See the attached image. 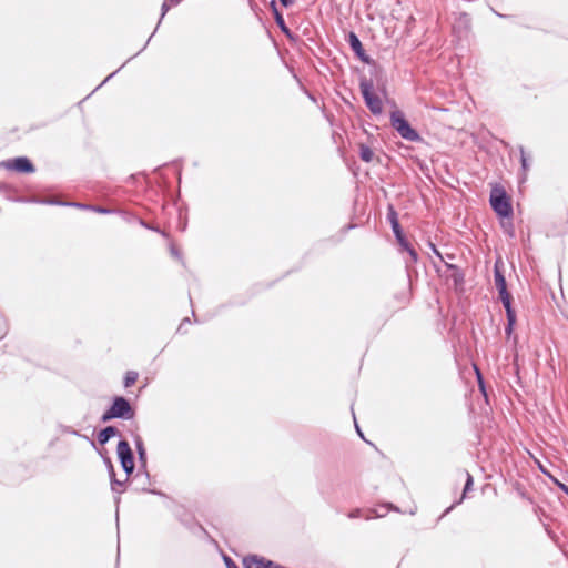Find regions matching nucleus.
Wrapping results in <instances>:
<instances>
[{
  "label": "nucleus",
  "mask_w": 568,
  "mask_h": 568,
  "mask_svg": "<svg viewBox=\"0 0 568 568\" xmlns=\"http://www.w3.org/2000/svg\"><path fill=\"white\" fill-rule=\"evenodd\" d=\"M519 151H520V162H521L523 170L528 171L529 165H528L527 153L524 148H520Z\"/></svg>",
  "instance_id": "obj_15"
},
{
  "label": "nucleus",
  "mask_w": 568,
  "mask_h": 568,
  "mask_svg": "<svg viewBox=\"0 0 568 568\" xmlns=\"http://www.w3.org/2000/svg\"><path fill=\"white\" fill-rule=\"evenodd\" d=\"M392 126L399 133V135L407 141H418L419 134L409 125L404 118L403 113L395 111L390 114Z\"/></svg>",
  "instance_id": "obj_3"
},
{
  "label": "nucleus",
  "mask_w": 568,
  "mask_h": 568,
  "mask_svg": "<svg viewBox=\"0 0 568 568\" xmlns=\"http://www.w3.org/2000/svg\"><path fill=\"white\" fill-rule=\"evenodd\" d=\"M116 452L123 469L131 474L134 469V458L129 443L125 440L119 442Z\"/></svg>",
  "instance_id": "obj_5"
},
{
  "label": "nucleus",
  "mask_w": 568,
  "mask_h": 568,
  "mask_svg": "<svg viewBox=\"0 0 568 568\" xmlns=\"http://www.w3.org/2000/svg\"><path fill=\"white\" fill-rule=\"evenodd\" d=\"M387 219L395 234L403 232L398 222L397 213L393 206L388 207Z\"/></svg>",
  "instance_id": "obj_11"
},
{
  "label": "nucleus",
  "mask_w": 568,
  "mask_h": 568,
  "mask_svg": "<svg viewBox=\"0 0 568 568\" xmlns=\"http://www.w3.org/2000/svg\"><path fill=\"white\" fill-rule=\"evenodd\" d=\"M396 239H397V242L399 243V245L403 247V250H405L409 256H410V260L412 262H417L418 260V254L417 252L409 245V243L407 242L405 235L403 232L400 233H397L395 234Z\"/></svg>",
  "instance_id": "obj_9"
},
{
  "label": "nucleus",
  "mask_w": 568,
  "mask_h": 568,
  "mask_svg": "<svg viewBox=\"0 0 568 568\" xmlns=\"http://www.w3.org/2000/svg\"><path fill=\"white\" fill-rule=\"evenodd\" d=\"M513 328L514 326H510V323H508L507 327H506V334L507 336H509L511 333H513Z\"/></svg>",
  "instance_id": "obj_20"
},
{
  "label": "nucleus",
  "mask_w": 568,
  "mask_h": 568,
  "mask_svg": "<svg viewBox=\"0 0 568 568\" xmlns=\"http://www.w3.org/2000/svg\"><path fill=\"white\" fill-rule=\"evenodd\" d=\"M359 515H361V510H359V509H356V510H354V511H352V513L349 514V517H351V518H355V517H358Z\"/></svg>",
  "instance_id": "obj_19"
},
{
  "label": "nucleus",
  "mask_w": 568,
  "mask_h": 568,
  "mask_svg": "<svg viewBox=\"0 0 568 568\" xmlns=\"http://www.w3.org/2000/svg\"><path fill=\"white\" fill-rule=\"evenodd\" d=\"M359 156L365 162H372L373 158H374V152L367 145L361 144L359 145Z\"/></svg>",
  "instance_id": "obj_14"
},
{
  "label": "nucleus",
  "mask_w": 568,
  "mask_h": 568,
  "mask_svg": "<svg viewBox=\"0 0 568 568\" xmlns=\"http://www.w3.org/2000/svg\"><path fill=\"white\" fill-rule=\"evenodd\" d=\"M473 485V477L470 474H467V481L465 484L464 494L467 493Z\"/></svg>",
  "instance_id": "obj_17"
},
{
  "label": "nucleus",
  "mask_w": 568,
  "mask_h": 568,
  "mask_svg": "<svg viewBox=\"0 0 568 568\" xmlns=\"http://www.w3.org/2000/svg\"><path fill=\"white\" fill-rule=\"evenodd\" d=\"M134 408L124 397H115L110 408L102 415V420L108 422L113 418L131 419L134 417Z\"/></svg>",
  "instance_id": "obj_2"
},
{
  "label": "nucleus",
  "mask_w": 568,
  "mask_h": 568,
  "mask_svg": "<svg viewBox=\"0 0 568 568\" xmlns=\"http://www.w3.org/2000/svg\"><path fill=\"white\" fill-rule=\"evenodd\" d=\"M226 562H227V568H237L230 559Z\"/></svg>",
  "instance_id": "obj_22"
},
{
  "label": "nucleus",
  "mask_w": 568,
  "mask_h": 568,
  "mask_svg": "<svg viewBox=\"0 0 568 568\" xmlns=\"http://www.w3.org/2000/svg\"><path fill=\"white\" fill-rule=\"evenodd\" d=\"M495 285L496 288L498 290L501 302L506 300H511V295L507 291L506 280L498 268L495 270Z\"/></svg>",
  "instance_id": "obj_7"
},
{
  "label": "nucleus",
  "mask_w": 568,
  "mask_h": 568,
  "mask_svg": "<svg viewBox=\"0 0 568 568\" xmlns=\"http://www.w3.org/2000/svg\"><path fill=\"white\" fill-rule=\"evenodd\" d=\"M138 379H139V373L138 372H135V371H128L125 373L124 381H123L124 387L129 388V387L133 386L136 383Z\"/></svg>",
  "instance_id": "obj_13"
},
{
  "label": "nucleus",
  "mask_w": 568,
  "mask_h": 568,
  "mask_svg": "<svg viewBox=\"0 0 568 568\" xmlns=\"http://www.w3.org/2000/svg\"><path fill=\"white\" fill-rule=\"evenodd\" d=\"M284 7H288L294 3V0H280Z\"/></svg>",
  "instance_id": "obj_18"
},
{
  "label": "nucleus",
  "mask_w": 568,
  "mask_h": 568,
  "mask_svg": "<svg viewBox=\"0 0 568 568\" xmlns=\"http://www.w3.org/2000/svg\"><path fill=\"white\" fill-rule=\"evenodd\" d=\"M1 165L9 171H16L19 173H32L36 170L34 165L26 156L7 160L2 162Z\"/></svg>",
  "instance_id": "obj_6"
},
{
  "label": "nucleus",
  "mask_w": 568,
  "mask_h": 568,
  "mask_svg": "<svg viewBox=\"0 0 568 568\" xmlns=\"http://www.w3.org/2000/svg\"><path fill=\"white\" fill-rule=\"evenodd\" d=\"M276 20H277L278 24L283 26L284 21H283L282 16L278 12H276Z\"/></svg>",
  "instance_id": "obj_21"
},
{
  "label": "nucleus",
  "mask_w": 568,
  "mask_h": 568,
  "mask_svg": "<svg viewBox=\"0 0 568 568\" xmlns=\"http://www.w3.org/2000/svg\"><path fill=\"white\" fill-rule=\"evenodd\" d=\"M503 304L507 313L508 323H510V326H514L516 323V314L515 311L511 308V300L503 301Z\"/></svg>",
  "instance_id": "obj_12"
},
{
  "label": "nucleus",
  "mask_w": 568,
  "mask_h": 568,
  "mask_svg": "<svg viewBox=\"0 0 568 568\" xmlns=\"http://www.w3.org/2000/svg\"><path fill=\"white\" fill-rule=\"evenodd\" d=\"M176 2H180L181 0H175Z\"/></svg>",
  "instance_id": "obj_24"
},
{
  "label": "nucleus",
  "mask_w": 568,
  "mask_h": 568,
  "mask_svg": "<svg viewBox=\"0 0 568 568\" xmlns=\"http://www.w3.org/2000/svg\"><path fill=\"white\" fill-rule=\"evenodd\" d=\"M118 434V429L113 426H108L102 429L98 435V440L101 445L105 444L111 437Z\"/></svg>",
  "instance_id": "obj_10"
},
{
  "label": "nucleus",
  "mask_w": 568,
  "mask_h": 568,
  "mask_svg": "<svg viewBox=\"0 0 568 568\" xmlns=\"http://www.w3.org/2000/svg\"><path fill=\"white\" fill-rule=\"evenodd\" d=\"M349 45H351L352 50L358 55V58L362 61L368 62V59L365 55V51L363 49L361 40L353 32L349 34Z\"/></svg>",
  "instance_id": "obj_8"
},
{
  "label": "nucleus",
  "mask_w": 568,
  "mask_h": 568,
  "mask_svg": "<svg viewBox=\"0 0 568 568\" xmlns=\"http://www.w3.org/2000/svg\"><path fill=\"white\" fill-rule=\"evenodd\" d=\"M489 202L498 216L509 217L513 215L511 199L503 185L496 184L491 187Z\"/></svg>",
  "instance_id": "obj_1"
},
{
  "label": "nucleus",
  "mask_w": 568,
  "mask_h": 568,
  "mask_svg": "<svg viewBox=\"0 0 568 568\" xmlns=\"http://www.w3.org/2000/svg\"><path fill=\"white\" fill-rule=\"evenodd\" d=\"M539 468H540V470H541L544 474H546V475H548V476L550 477V475L545 470V468H544L541 465H539Z\"/></svg>",
  "instance_id": "obj_23"
},
{
  "label": "nucleus",
  "mask_w": 568,
  "mask_h": 568,
  "mask_svg": "<svg viewBox=\"0 0 568 568\" xmlns=\"http://www.w3.org/2000/svg\"><path fill=\"white\" fill-rule=\"evenodd\" d=\"M474 368L476 371V375H477V379H478V385H479L481 392H485L481 373H480V371L478 369L477 366H474Z\"/></svg>",
  "instance_id": "obj_16"
},
{
  "label": "nucleus",
  "mask_w": 568,
  "mask_h": 568,
  "mask_svg": "<svg viewBox=\"0 0 568 568\" xmlns=\"http://www.w3.org/2000/svg\"><path fill=\"white\" fill-rule=\"evenodd\" d=\"M361 91L364 97L365 103L374 114H379L383 111V102L377 94L373 92L372 84L368 82L361 83Z\"/></svg>",
  "instance_id": "obj_4"
}]
</instances>
